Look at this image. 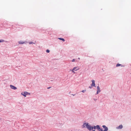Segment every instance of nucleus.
I'll return each instance as SVG.
<instances>
[{"mask_svg":"<svg viewBox=\"0 0 131 131\" xmlns=\"http://www.w3.org/2000/svg\"><path fill=\"white\" fill-rule=\"evenodd\" d=\"M86 123L84 124L82 126V127L83 128L85 127L86 126Z\"/></svg>","mask_w":131,"mask_h":131,"instance_id":"nucleus-11","label":"nucleus"},{"mask_svg":"<svg viewBox=\"0 0 131 131\" xmlns=\"http://www.w3.org/2000/svg\"><path fill=\"white\" fill-rule=\"evenodd\" d=\"M92 86H91H91H90L89 87L90 88V89H91L92 88Z\"/></svg>","mask_w":131,"mask_h":131,"instance_id":"nucleus-19","label":"nucleus"},{"mask_svg":"<svg viewBox=\"0 0 131 131\" xmlns=\"http://www.w3.org/2000/svg\"><path fill=\"white\" fill-rule=\"evenodd\" d=\"M77 67H74L72 70V71L73 72H74V71H73V70H75V71H76V70H77L79 69L78 68V69H77Z\"/></svg>","mask_w":131,"mask_h":131,"instance_id":"nucleus-7","label":"nucleus"},{"mask_svg":"<svg viewBox=\"0 0 131 131\" xmlns=\"http://www.w3.org/2000/svg\"><path fill=\"white\" fill-rule=\"evenodd\" d=\"M79 59H80V58H78Z\"/></svg>","mask_w":131,"mask_h":131,"instance_id":"nucleus-22","label":"nucleus"},{"mask_svg":"<svg viewBox=\"0 0 131 131\" xmlns=\"http://www.w3.org/2000/svg\"><path fill=\"white\" fill-rule=\"evenodd\" d=\"M21 94L25 97L26 96V95H28V93L27 92H25L24 93H22Z\"/></svg>","mask_w":131,"mask_h":131,"instance_id":"nucleus-3","label":"nucleus"},{"mask_svg":"<svg viewBox=\"0 0 131 131\" xmlns=\"http://www.w3.org/2000/svg\"><path fill=\"white\" fill-rule=\"evenodd\" d=\"M4 42V40H0V42Z\"/></svg>","mask_w":131,"mask_h":131,"instance_id":"nucleus-15","label":"nucleus"},{"mask_svg":"<svg viewBox=\"0 0 131 131\" xmlns=\"http://www.w3.org/2000/svg\"><path fill=\"white\" fill-rule=\"evenodd\" d=\"M29 43L30 44H32V43H33L32 42H29Z\"/></svg>","mask_w":131,"mask_h":131,"instance_id":"nucleus-16","label":"nucleus"},{"mask_svg":"<svg viewBox=\"0 0 131 131\" xmlns=\"http://www.w3.org/2000/svg\"><path fill=\"white\" fill-rule=\"evenodd\" d=\"M93 131H95V130H93Z\"/></svg>","mask_w":131,"mask_h":131,"instance_id":"nucleus-23","label":"nucleus"},{"mask_svg":"<svg viewBox=\"0 0 131 131\" xmlns=\"http://www.w3.org/2000/svg\"><path fill=\"white\" fill-rule=\"evenodd\" d=\"M51 88V87H48V88H47V89H50V88Z\"/></svg>","mask_w":131,"mask_h":131,"instance_id":"nucleus-21","label":"nucleus"},{"mask_svg":"<svg viewBox=\"0 0 131 131\" xmlns=\"http://www.w3.org/2000/svg\"><path fill=\"white\" fill-rule=\"evenodd\" d=\"M72 62H73V61H74V59H73L72 61Z\"/></svg>","mask_w":131,"mask_h":131,"instance_id":"nucleus-20","label":"nucleus"},{"mask_svg":"<svg viewBox=\"0 0 131 131\" xmlns=\"http://www.w3.org/2000/svg\"><path fill=\"white\" fill-rule=\"evenodd\" d=\"M102 127L104 129L103 130L104 131H107L108 130V128L105 126L103 125Z\"/></svg>","mask_w":131,"mask_h":131,"instance_id":"nucleus-4","label":"nucleus"},{"mask_svg":"<svg viewBox=\"0 0 131 131\" xmlns=\"http://www.w3.org/2000/svg\"><path fill=\"white\" fill-rule=\"evenodd\" d=\"M100 130L101 131H103V129H101Z\"/></svg>","mask_w":131,"mask_h":131,"instance_id":"nucleus-18","label":"nucleus"},{"mask_svg":"<svg viewBox=\"0 0 131 131\" xmlns=\"http://www.w3.org/2000/svg\"><path fill=\"white\" fill-rule=\"evenodd\" d=\"M97 91L96 93L97 94H98L99 92H100V88L98 86L97 87Z\"/></svg>","mask_w":131,"mask_h":131,"instance_id":"nucleus-6","label":"nucleus"},{"mask_svg":"<svg viewBox=\"0 0 131 131\" xmlns=\"http://www.w3.org/2000/svg\"><path fill=\"white\" fill-rule=\"evenodd\" d=\"M93 128L95 129L96 128L97 129L99 130V131H100V130L101 129L100 126L98 125H97L96 126H94Z\"/></svg>","mask_w":131,"mask_h":131,"instance_id":"nucleus-2","label":"nucleus"},{"mask_svg":"<svg viewBox=\"0 0 131 131\" xmlns=\"http://www.w3.org/2000/svg\"><path fill=\"white\" fill-rule=\"evenodd\" d=\"M86 127L90 130L93 129V127H91L90 125H89L88 123H87L86 124Z\"/></svg>","mask_w":131,"mask_h":131,"instance_id":"nucleus-1","label":"nucleus"},{"mask_svg":"<svg viewBox=\"0 0 131 131\" xmlns=\"http://www.w3.org/2000/svg\"><path fill=\"white\" fill-rule=\"evenodd\" d=\"M58 39L60 40H62L63 41H65L64 39L63 38H59Z\"/></svg>","mask_w":131,"mask_h":131,"instance_id":"nucleus-12","label":"nucleus"},{"mask_svg":"<svg viewBox=\"0 0 131 131\" xmlns=\"http://www.w3.org/2000/svg\"><path fill=\"white\" fill-rule=\"evenodd\" d=\"M10 86L11 88L12 89L14 90H16V89H17L16 87L12 85H10Z\"/></svg>","mask_w":131,"mask_h":131,"instance_id":"nucleus-9","label":"nucleus"},{"mask_svg":"<svg viewBox=\"0 0 131 131\" xmlns=\"http://www.w3.org/2000/svg\"><path fill=\"white\" fill-rule=\"evenodd\" d=\"M123 126L122 125H120L119 126L116 127V128L117 129H120L122 128Z\"/></svg>","mask_w":131,"mask_h":131,"instance_id":"nucleus-8","label":"nucleus"},{"mask_svg":"<svg viewBox=\"0 0 131 131\" xmlns=\"http://www.w3.org/2000/svg\"><path fill=\"white\" fill-rule=\"evenodd\" d=\"M92 83L91 84V86H95V81L94 80H92Z\"/></svg>","mask_w":131,"mask_h":131,"instance_id":"nucleus-5","label":"nucleus"},{"mask_svg":"<svg viewBox=\"0 0 131 131\" xmlns=\"http://www.w3.org/2000/svg\"><path fill=\"white\" fill-rule=\"evenodd\" d=\"M120 65H121V64H117L116 65V66L117 67H118L119 66H120Z\"/></svg>","mask_w":131,"mask_h":131,"instance_id":"nucleus-13","label":"nucleus"},{"mask_svg":"<svg viewBox=\"0 0 131 131\" xmlns=\"http://www.w3.org/2000/svg\"><path fill=\"white\" fill-rule=\"evenodd\" d=\"M85 91H86V90H82V92H84Z\"/></svg>","mask_w":131,"mask_h":131,"instance_id":"nucleus-17","label":"nucleus"},{"mask_svg":"<svg viewBox=\"0 0 131 131\" xmlns=\"http://www.w3.org/2000/svg\"><path fill=\"white\" fill-rule=\"evenodd\" d=\"M25 42H23L22 41H20L18 42V43L20 44H23L25 43Z\"/></svg>","mask_w":131,"mask_h":131,"instance_id":"nucleus-10","label":"nucleus"},{"mask_svg":"<svg viewBox=\"0 0 131 131\" xmlns=\"http://www.w3.org/2000/svg\"><path fill=\"white\" fill-rule=\"evenodd\" d=\"M46 52L47 53H49L50 52V51L49 50H47L46 51Z\"/></svg>","mask_w":131,"mask_h":131,"instance_id":"nucleus-14","label":"nucleus"}]
</instances>
